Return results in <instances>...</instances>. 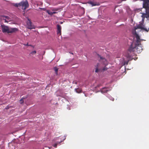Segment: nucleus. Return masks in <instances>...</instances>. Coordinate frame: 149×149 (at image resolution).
I'll return each mask as SVG.
<instances>
[{"label":"nucleus","mask_w":149,"mask_h":149,"mask_svg":"<svg viewBox=\"0 0 149 149\" xmlns=\"http://www.w3.org/2000/svg\"><path fill=\"white\" fill-rule=\"evenodd\" d=\"M56 13L55 12H52V15H53V14H55Z\"/></svg>","instance_id":"nucleus-27"},{"label":"nucleus","mask_w":149,"mask_h":149,"mask_svg":"<svg viewBox=\"0 0 149 149\" xmlns=\"http://www.w3.org/2000/svg\"><path fill=\"white\" fill-rule=\"evenodd\" d=\"M88 3H89L92 6H95L96 5L95 3H94L93 2L90 1V2H89Z\"/></svg>","instance_id":"nucleus-14"},{"label":"nucleus","mask_w":149,"mask_h":149,"mask_svg":"<svg viewBox=\"0 0 149 149\" xmlns=\"http://www.w3.org/2000/svg\"><path fill=\"white\" fill-rule=\"evenodd\" d=\"M62 141H61L60 142H57L54 145V146L55 147V148H56V146H57V145L59 144Z\"/></svg>","instance_id":"nucleus-17"},{"label":"nucleus","mask_w":149,"mask_h":149,"mask_svg":"<svg viewBox=\"0 0 149 149\" xmlns=\"http://www.w3.org/2000/svg\"><path fill=\"white\" fill-rule=\"evenodd\" d=\"M61 24H62V22H61Z\"/></svg>","instance_id":"nucleus-33"},{"label":"nucleus","mask_w":149,"mask_h":149,"mask_svg":"<svg viewBox=\"0 0 149 149\" xmlns=\"http://www.w3.org/2000/svg\"><path fill=\"white\" fill-rule=\"evenodd\" d=\"M107 97H108L110 100H111L112 101H113L114 100V98L112 97L111 96H110L108 94L107 95Z\"/></svg>","instance_id":"nucleus-13"},{"label":"nucleus","mask_w":149,"mask_h":149,"mask_svg":"<svg viewBox=\"0 0 149 149\" xmlns=\"http://www.w3.org/2000/svg\"><path fill=\"white\" fill-rule=\"evenodd\" d=\"M128 61H124V63L123 65H125L126 64L127 65Z\"/></svg>","instance_id":"nucleus-20"},{"label":"nucleus","mask_w":149,"mask_h":149,"mask_svg":"<svg viewBox=\"0 0 149 149\" xmlns=\"http://www.w3.org/2000/svg\"><path fill=\"white\" fill-rule=\"evenodd\" d=\"M48 148L49 149H50L51 148V147H48Z\"/></svg>","instance_id":"nucleus-30"},{"label":"nucleus","mask_w":149,"mask_h":149,"mask_svg":"<svg viewBox=\"0 0 149 149\" xmlns=\"http://www.w3.org/2000/svg\"><path fill=\"white\" fill-rule=\"evenodd\" d=\"M69 105L67 104V106H68V107H67V109H68V110H70V107L68 106Z\"/></svg>","instance_id":"nucleus-23"},{"label":"nucleus","mask_w":149,"mask_h":149,"mask_svg":"<svg viewBox=\"0 0 149 149\" xmlns=\"http://www.w3.org/2000/svg\"><path fill=\"white\" fill-rule=\"evenodd\" d=\"M66 136H65V138L63 139V141H64V140H65V139Z\"/></svg>","instance_id":"nucleus-28"},{"label":"nucleus","mask_w":149,"mask_h":149,"mask_svg":"<svg viewBox=\"0 0 149 149\" xmlns=\"http://www.w3.org/2000/svg\"><path fill=\"white\" fill-rule=\"evenodd\" d=\"M2 30L3 32H7L8 33H11L8 27L7 26L4 25H1Z\"/></svg>","instance_id":"nucleus-5"},{"label":"nucleus","mask_w":149,"mask_h":149,"mask_svg":"<svg viewBox=\"0 0 149 149\" xmlns=\"http://www.w3.org/2000/svg\"><path fill=\"white\" fill-rule=\"evenodd\" d=\"M54 10H57L56 9H55Z\"/></svg>","instance_id":"nucleus-29"},{"label":"nucleus","mask_w":149,"mask_h":149,"mask_svg":"<svg viewBox=\"0 0 149 149\" xmlns=\"http://www.w3.org/2000/svg\"><path fill=\"white\" fill-rule=\"evenodd\" d=\"M55 71L57 73L58 71V69L57 68L55 69Z\"/></svg>","instance_id":"nucleus-25"},{"label":"nucleus","mask_w":149,"mask_h":149,"mask_svg":"<svg viewBox=\"0 0 149 149\" xmlns=\"http://www.w3.org/2000/svg\"><path fill=\"white\" fill-rule=\"evenodd\" d=\"M36 51H34L31 52L30 53V54L33 55L35 54H36Z\"/></svg>","instance_id":"nucleus-19"},{"label":"nucleus","mask_w":149,"mask_h":149,"mask_svg":"<svg viewBox=\"0 0 149 149\" xmlns=\"http://www.w3.org/2000/svg\"><path fill=\"white\" fill-rule=\"evenodd\" d=\"M24 45L25 46H31L30 45H28V43H27L26 44H24Z\"/></svg>","instance_id":"nucleus-26"},{"label":"nucleus","mask_w":149,"mask_h":149,"mask_svg":"<svg viewBox=\"0 0 149 149\" xmlns=\"http://www.w3.org/2000/svg\"><path fill=\"white\" fill-rule=\"evenodd\" d=\"M20 6L22 7V9L25 10L28 8L29 6V4L28 1L26 0L20 2Z\"/></svg>","instance_id":"nucleus-3"},{"label":"nucleus","mask_w":149,"mask_h":149,"mask_svg":"<svg viewBox=\"0 0 149 149\" xmlns=\"http://www.w3.org/2000/svg\"><path fill=\"white\" fill-rule=\"evenodd\" d=\"M101 84H99L96 87H100L101 86Z\"/></svg>","instance_id":"nucleus-24"},{"label":"nucleus","mask_w":149,"mask_h":149,"mask_svg":"<svg viewBox=\"0 0 149 149\" xmlns=\"http://www.w3.org/2000/svg\"><path fill=\"white\" fill-rule=\"evenodd\" d=\"M20 2L19 3H16L14 5V6H16V7H19V6H20Z\"/></svg>","instance_id":"nucleus-18"},{"label":"nucleus","mask_w":149,"mask_h":149,"mask_svg":"<svg viewBox=\"0 0 149 149\" xmlns=\"http://www.w3.org/2000/svg\"><path fill=\"white\" fill-rule=\"evenodd\" d=\"M55 94L57 96L63 97V91L62 90H57Z\"/></svg>","instance_id":"nucleus-7"},{"label":"nucleus","mask_w":149,"mask_h":149,"mask_svg":"<svg viewBox=\"0 0 149 149\" xmlns=\"http://www.w3.org/2000/svg\"><path fill=\"white\" fill-rule=\"evenodd\" d=\"M28 20L26 24L27 28L29 29H35V26L32 24L31 22L29 19H28Z\"/></svg>","instance_id":"nucleus-4"},{"label":"nucleus","mask_w":149,"mask_h":149,"mask_svg":"<svg viewBox=\"0 0 149 149\" xmlns=\"http://www.w3.org/2000/svg\"><path fill=\"white\" fill-rule=\"evenodd\" d=\"M141 1H143V7L145 8L146 11L149 10V0H141Z\"/></svg>","instance_id":"nucleus-2"},{"label":"nucleus","mask_w":149,"mask_h":149,"mask_svg":"<svg viewBox=\"0 0 149 149\" xmlns=\"http://www.w3.org/2000/svg\"><path fill=\"white\" fill-rule=\"evenodd\" d=\"M99 56L100 58V62H102L103 64L105 65H107L108 64V62L106 59L104 58H103L102 57L100 56L99 55Z\"/></svg>","instance_id":"nucleus-6"},{"label":"nucleus","mask_w":149,"mask_h":149,"mask_svg":"<svg viewBox=\"0 0 149 149\" xmlns=\"http://www.w3.org/2000/svg\"><path fill=\"white\" fill-rule=\"evenodd\" d=\"M145 13H141L142 14L141 17L142 18L141 22H139V24L134 26L132 31V33L134 37L136 38L135 42H133L131 44V46L129 49L130 52H136L138 53H140L142 51V48L141 46V41L143 40L141 39L138 35L137 33L136 30L137 29H140L141 30L148 32L149 30V28L147 29L144 25V19L146 17L148 20H149V10L146 11Z\"/></svg>","instance_id":"nucleus-1"},{"label":"nucleus","mask_w":149,"mask_h":149,"mask_svg":"<svg viewBox=\"0 0 149 149\" xmlns=\"http://www.w3.org/2000/svg\"><path fill=\"white\" fill-rule=\"evenodd\" d=\"M99 66L100 64L99 63H98L95 66L96 67L95 70V72H100L101 70V68H100Z\"/></svg>","instance_id":"nucleus-10"},{"label":"nucleus","mask_w":149,"mask_h":149,"mask_svg":"<svg viewBox=\"0 0 149 149\" xmlns=\"http://www.w3.org/2000/svg\"><path fill=\"white\" fill-rule=\"evenodd\" d=\"M61 26L59 25H58L57 26V34L58 35H61Z\"/></svg>","instance_id":"nucleus-9"},{"label":"nucleus","mask_w":149,"mask_h":149,"mask_svg":"<svg viewBox=\"0 0 149 149\" xmlns=\"http://www.w3.org/2000/svg\"><path fill=\"white\" fill-rule=\"evenodd\" d=\"M23 99H21L20 100V102L21 104L23 103Z\"/></svg>","instance_id":"nucleus-21"},{"label":"nucleus","mask_w":149,"mask_h":149,"mask_svg":"<svg viewBox=\"0 0 149 149\" xmlns=\"http://www.w3.org/2000/svg\"><path fill=\"white\" fill-rule=\"evenodd\" d=\"M107 69V68H106L105 67L104 68H103L102 70H103V71H104L105 70H106Z\"/></svg>","instance_id":"nucleus-22"},{"label":"nucleus","mask_w":149,"mask_h":149,"mask_svg":"<svg viewBox=\"0 0 149 149\" xmlns=\"http://www.w3.org/2000/svg\"><path fill=\"white\" fill-rule=\"evenodd\" d=\"M41 9H44V8H41Z\"/></svg>","instance_id":"nucleus-32"},{"label":"nucleus","mask_w":149,"mask_h":149,"mask_svg":"<svg viewBox=\"0 0 149 149\" xmlns=\"http://www.w3.org/2000/svg\"><path fill=\"white\" fill-rule=\"evenodd\" d=\"M137 0H133L134 1H136Z\"/></svg>","instance_id":"nucleus-31"},{"label":"nucleus","mask_w":149,"mask_h":149,"mask_svg":"<svg viewBox=\"0 0 149 149\" xmlns=\"http://www.w3.org/2000/svg\"><path fill=\"white\" fill-rule=\"evenodd\" d=\"M75 91L77 93H80L81 92L82 90L80 88H75L74 89Z\"/></svg>","instance_id":"nucleus-12"},{"label":"nucleus","mask_w":149,"mask_h":149,"mask_svg":"<svg viewBox=\"0 0 149 149\" xmlns=\"http://www.w3.org/2000/svg\"><path fill=\"white\" fill-rule=\"evenodd\" d=\"M111 89H109L108 88L104 87L100 89V91H100L102 93H103L107 92V91L111 90Z\"/></svg>","instance_id":"nucleus-8"},{"label":"nucleus","mask_w":149,"mask_h":149,"mask_svg":"<svg viewBox=\"0 0 149 149\" xmlns=\"http://www.w3.org/2000/svg\"><path fill=\"white\" fill-rule=\"evenodd\" d=\"M17 29L16 28H13L11 29V31H10L11 33L12 32H14L16 31H17Z\"/></svg>","instance_id":"nucleus-16"},{"label":"nucleus","mask_w":149,"mask_h":149,"mask_svg":"<svg viewBox=\"0 0 149 149\" xmlns=\"http://www.w3.org/2000/svg\"><path fill=\"white\" fill-rule=\"evenodd\" d=\"M3 19L4 20L5 22H8V21L9 20L10 18L8 16H2Z\"/></svg>","instance_id":"nucleus-11"},{"label":"nucleus","mask_w":149,"mask_h":149,"mask_svg":"<svg viewBox=\"0 0 149 149\" xmlns=\"http://www.w3.org/2000/svg\"><path fill=\"white\" fill-rule=\"evenodd\" d=\"M47 13L49 15H52V12H51L49 10H47Z\"/></svg>","instance_id":"nucleus-15"}]
</instances>
